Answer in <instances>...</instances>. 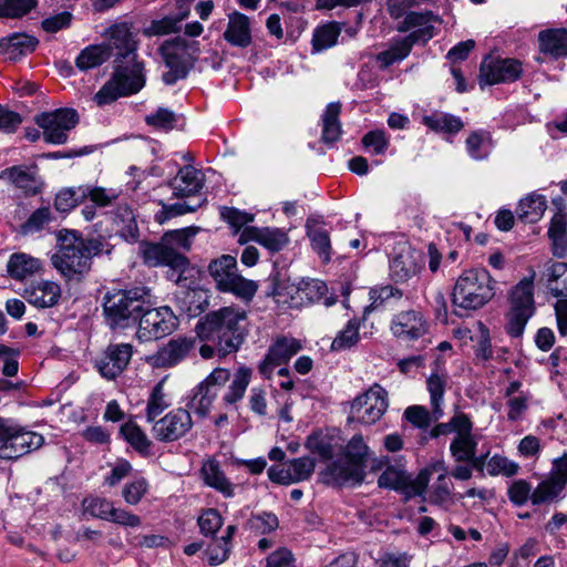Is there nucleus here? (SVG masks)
<instances>
[{"instance_id":"nucleus-21","label":"nucleus","mask_w":567,"mask_h":567,"mask_svg":"<svg viewBox=\"0 0 567 567\" xmlns=\"http://www.w3.org/2000/svg\"><path fill=\"white\" fill-rule=\"evenodd\" d=\"M0 178L9 181L27 196L40 194L44 185L37 164L7 167L0 172Z\"/></svg>"},{"instance_id":"nucleus-7","label":"nucleus","mask_w":567,"mask_h":567,"mask_svg":"<svg viewBox=\"0 0 567 567\" xmlns=\"http://www.w3.org/2000/svg\"><path fill=\"white\" fill-rule=\"evenodd\" d=\"M208 271L217 290L221 292H230L244 300H251L258 289L255 281L239 274L237 260L230 255H223L212 260Z\"/></svg>"},{"instance_id":"nucleus-59","label":"nucleus","mask_w":567,"mask_h":567,"mask_svg":"<svg viewBox=\"0 0 567 567\" xmlns=\"http://www.w3.org/2000/svg\"><path fill=\"white\" fill-rule=\"evenodd\" d=\"M112 506V502L96 496H89L82 501L84 514H89L92 517L104 520H107Z\"/></svg>"},{"instance_id":"nucleus-11","label":"nucleus","mask_w":567,"mask_h":567,"mask_svg":"<svg viewBox=\"0 0 567 567\" xmlns=\"http://www.w3.org/2000/svg\"><path fill=\"white\" fill-rule=\"evenodd\" d=\"M388 406L386 390L375 383L351 402L348 421L365 425L374 424L386 412Z\"/></svg>"},{"instance_id":"nucleus-5","label":"nucleus","mask_w":567,"mask_h":567,"mask_svg":"<svg viewBox=\"0 0 567 567\" xmlns=\"http://www.w3.org/2000/svg\"><path fill=\"white\" fill-rule=\"evenodd\" d=\"M496 281L485 268H473L457 278L452 303L455 308L476 310L485 306L495 296Z\"/></svg>"},{"instance_id":"nucleus-12","label":"nucleus","mask_w":567,"mask_h":567,"mask_svg":"<svg viewBox=\"0 0 567 567\" xmlns=\"http://www.w3.org/2000/svg\"><path fill=\"white\" fill-rule=\"evenodd\" d=\"M137 322L136 337L142 342L162 339L172 334L178 327V318L167 306L144 308Z\"/></svg>"},{"instance_id":"nucleus-19","label":"nucleus","mask_w":567,"mask_h":567,"mask_svg":"<svg viewBox=\"0 0 567 567\" xmlns=\"http://www.w3.org/2000/svg\"><path fill=\"white\" fill-rule=\"evenodd\" d=\"M301 349V342L295 338H277L269 347L264 360L258 364V372L269 380L276 367L287 364Z\"/></svg>"},{"instance_id":"nucleus-42","label":"nucleus","mask_w":567,"mask_h":567,"mask_svg":"<svg viewBox=\"0 0 567 567\" xmlns=\"http://www.w3.org/2000/svg\"><path fill=\"white\" fill-rule=\"evenodd\" d=\"M112 56L110 49L104 44L89 45L75 59V65L81 71H87L103 64Z\"/></svg>"},{"instance_id":"nucleus-64","label":"nucleus","mask_w":567,"mask_h":567,"mask_svg":"<svg viewBox=\"0 0 567 567\" xmlns=\"http://www.w3.org/2000/svg\"><path fill=\"white\" fill-rule=\"evenodd\" d=\"M54 220V216L50 207L44 206L35 209L25 223L22 225L24 233H37L44 228L45 225Z\"/></svg>"},{"instance_id":"nucleus-17","label":"nucleus","mask_w":567,"mask_h":567,"mask_svg":"<svg viewBox=\"0 0 567 567\" xmlns=\"http://www.w3.org/2000/svg\"><path fill=\"white\" fill-rule=\"evenodd\" d=\"M105 35L109 44H104L110 49L114 56V62L135 61L138 58V41L132 32V25L128 22H118L112 24Z\"/></svg>"},{"instance_id":"nucleus-9","label":"nucleus","mask_w":567,"mask_h":567,"mask_svg":"<svg viewBox=\"0 0 567 567\" xmlns=\"http://www.w3.org/2000/svg\"><path fill=\"white\" fill-rule=\"evenodd\" d=\"M511 308L507 313L506 332L514 338L523 334L528 320L535 312L534 275L523 278L511 291Z\"/></svg>"},{"instance_id":"nucleus-54","label":"nucleus","mask_w":567,"mask_h":567,"mask_svg":"<svg viewBox=\"0 0 567 567\" xmlns=\"http://www.w3.org/2000/svg\"><path fill=\"white\" fill-rule=\"evenodd\" d=\"M184 16L178 17H164L159 20H153L150 25L144 30V34L147 37L166 35L175 33L181 30V22Z\"/></svg>"},{"instance_id":"nucleus-2","label":"nucleus","mask_w":567,"mask_h":567,"mask_svg":"<svg viewBox=\"0 0 567 567\" xmlns=\"http://www.w3.org/2000/svg\"><path fill=\"white\" fill-rule=\"evenodd\" d=\"M197 337L216 346L217 354L225 358L239 351L250 331V321L245 309L225 306L203 316L196 323Z\"/></svg>"},{"instance_id":"nucleus-27","label":"nucleus","mask_w":567,"mask_h":567,"mask_svg":"<svg viewBox=\"0 0 567 567\" xmlns=\"http://www.w3.org/2000/svg\"><path fill=\"white\" fill-rule=\"evenodd\" d=\"M39 44L37 38L25 33H12L0 40V54L10 61H17L32 53Z\"/></svg>"},{"instance_id":"nucleus-58","label":"nucleus","mask_w":567,"mask_h":567,"mask_svg":"<svg viewBox=\"0 0 567 567\" xmlns=\"http://www.w3.org/2000/svg\"><path fill=\"white\" fill-rule=\"evenodd\" d=\"M288 466L292 483L308 480L315 471V460L311 457H298L289 461Z\"/></svg>"},{"instance_id":"nucleus-32","label":"nucleus","mask_w":567,"mask_h":567,"mask_svg":"<svg viewBox=\"0 0 567 567\" xmlns=\"http://www.w3.org/2000/svg\"><path fill=\"white\" fill-rule=\"evenodd\" d=\"M113 224L118 235L128 243H136L140 230L133 209L127 204H118L113 212Z\"/></svg>"},{"instance_id":"nucleus-3","label":"nucleus","mask_w":567,"mask_h":567,"mask_svg":"<svg viewBox=\"0 0 567 567\" xmlns=\"http://www.w3.org/2000/svg\"><path fill=\"white\" fill-rule=\"evenodd\" d=\"M151 298V289L144 286L106 291L102 305L106 324L112 330L135 324L144 308L152 306Z\"/></svg>"},{"instance_id":"nucleus-48","label":"nucleus","mask_w":567,"mask_h":567,"mask_svg":"<svg viewBox=\"0 0 567 567\" xmlns=\"http://www.w3.org/2000/svg\"><path fill=\"white\" fill-rule=\"evenodd\" d=\"M361 321L358 318L350 319L346 327L340 330L331 343L332 351L351 349L360 341L359 329Z\"/></svg>"},{"instance_id":"nucleus-44","label":"nucleus","mask_w":567,"mask_h":567,"mask_svg":"<svg viewBox=\"0 0 567 567\" xmlns=\"http://www.w3.org/2000/svg\"><path fill=\"white\" fill-rule=\"evenodd\" d=\"M251 374L252 370L248 367H240L236 370L234 379L223 396L225 404L234 405L244 398L250 383Z\"/></svg>"},{"instance_id":"nucleus-45","label":"nucleus","mask_w":567,"mask_h":567,"mask_svg":"<svg viewBox=\"0 0 567 567\" xmlns=\"http://www.w3.org/2000/svg\"><path fill=\"white\" fill-rule=\"evenodd\" d=\"M468 155L476 161L488 157L493 147L492 134L485 130L472 132L465 141Z\"/></svg>"},{"instance_id":"nucleus-53","label":"nucleus","mask_w":567,"mask_h":567,"mask_svg":"<svg viewBox=\"0 0 567 567\" xmlns=\"http://www.w3.org/2000/svg\"><path fill=\"white\" fill-rule=\"evenodd\" d=\"M340 35V28L336 22L323 24L315 30L312 48L315 51H322L334 45Z\"/></svg>"},{"instance_id":"nucleus-6","label":"nucleus","mask_w":567,"mask_h":567,"mask_svg":"<svg viewBox=\"0 0 567 567\" xmlns=\"http://www.w3.org/2000/svg\"><path fill=\"white\" fill-rule=\"evenodd\" d=\"M159 52L163 56L165 65L168 71L162 76L167 85L175 84L178 80L185 79L199 54L198 41H189L182 37H176L172 40L165 41Z\"/></svg>"},{"instance_id":"nucleus-49","label":"nucleus","mask_w":567,"mask_h":567,"mask_svg":"<svg viewBox=\"0 0 567 567\" xmlns=\"http://www.w3.org/2000/svg\"><path fill=\"white\" fill-rule=\"evenodd\" d=\"M327 285L319 279H311L309 281H305L299 287V293L303 296L308 301L319 302L322 300L326 307H330L337 302V297L327 296Z\"/></svg>"},{"instance_id":"nucleus-30","label":"nucleus","mask_w":567,"mask_h":567,"mask_svg":"<svg viewBox=\"0 0 567 567\" xmlns=\"http://www.w3.org/2000/svg\"><path fill=\"white\" fill-rule=\"evenodd\" d=\"M200 475L207 486L221 493L225 497L234 496V484L226 477L219 462L215 458H208L203 463Z\"/></svg>"},{"instance_id":"nucleus-35","label":"nucleus","mask_w":567,"mask_h":567,"mask_svg":"<svg viewBox=\"0 0 567 567\" xmlns=\"http://www.w3.org/2000/svg\"><path fill=\"white\" fill-rule=\"evenodd\" d=\"M422 124L433 132L444 134H456L464 126L463 121L458 116L441 111L423 115Z\"/></svg>"},{"instance_id":"nucleus-16","label":"nucleus","mask_w":567,"mask_h":567,"mask_svg":"<svg viewBox=\"0 0 567 567\" xmlns=\"http://www.w3.org/2000/svg\"><path fill=\"white\" fill-rule=\"evenodd\" d=\"M522 73V63L516 59L486 56L480 66V84L483 86L515 82Z\"/></svg>"},{"instance_id":"nucleus-56","label":"nucleus","mask_w":567,"mask_h":567,"mask_svg":"<svg viewBox=\"0 0 567 567\" xmlns=\"http://www.w3.org/2000/svg\"><path fill=\"white\" fill-rule=\"evenodd\" d=\"M371 303L365 308L364 312H368L370 309H377L383 306L391 298L400 300L403 296L402 290L391 286H379L374 287L369 292Z\"/></svg>"},{"instance_id":"nucleus-40","label":"nucleus","mask_w":567,"mask_h":567,"mask_svg":"<svg viewBox=\"0 0 567 567\" xmlns=\"http://www.w3.org/2000/svg\"><path fill=\"white\" fill-rule=\"evenodd\" d=\"M41 268V261L27 254H13L7 265L9 276L16 280H23Z\"/></svg>"},{"instance_id":"nucleus-36","label":"nucleus","mask_w":567,"mask_h":567,"mask_svg":"<svg viewBox=\"0 0 567 567\" xmlns=\"http://www.w3.org/2000/svg\"><path fill=\"white\" fill-rule=\"evenodd\" d=\"M209 292L203 288H193L184 292L178 299L179 309L189 318H195L204 313L209 307Z\"/></svg>"},{"instance_id":"nucleus-25","label":"nucleus","mask_w":567,"mask_h":567,"mask_svg":"<svg viewBox=\"0 0 567 567\" xmlns=\"http://www.w3.org/2000/svg\"><path fill=\"white\" fill-rule=\"evenodd\" d=\"M539 52L554 59L567 58V29L549 28L538 33Z\"/></svg>"},{"instance_id":"nucleus-62","label":"nucleus","mask_w":567,"mask_h":567,"mask_svg":"<svg viewBox=\"0 0 567 567\" xmlns=\"http://www.w3.org/2000/svg\"><path fill=\"white\" fill-rule=\"evenodd\" d=\"M408 55L409 53L405 48H403L399 40H395L388 50L375 55V61L380 70H386L394 63L404 60Z\"/></svg>"},{"instance_id":"nucleus-47","label":"nucleus","mask_w":567,"mask_h":567,"mask_svg":"<svg viewBox=\"0 0 567 567\" xmlns=\"http://www.w3.org/2000/svg\"><path fill=\"white\" fill-rule=\"evenodd\" d=\"M565 485L554 478L551 475L543 480L532 493V504L540 505L556 501Z\"/></svg>"},{"instance_id":"nucleus-37","label":"nucleus","mask_w":567,"mask_h":567,"mask_svg":"<svg viewBox=\"0 0 567 567\" xmlns=\"http://www.w3.org/2000/svg\"><path fill=\"white\" fill-rule=\"evenodd\" d=\"M548 237L551 240L553 255L564 258L567 255V217L557 213L550 220Z\"/></svg>"},{"instance_id":"nucleus-38","label":"nucleus","mask_w":567,"mask_h":567,"mask_svg":"<svg viewBox=\"0 0 567 567\" xmlns=\"http://www.w3.org/2000/svg\"><path fill=\"white\" fill-rule=\"evenodd\" d=\"M546 208L547 202L545 196L530 194L519 202L516 208V214L519 220L527 224H534L543 217Z\"/></svg>"},{"instance_id":"nucleus-23","label":"nucleus","mask_w":567,"mask_h":567,"mask_svg":"<svg viewBox=\"0 0 567 567\" xmlns=\"http://www.w3.org/2000/svg\"><path fill=\"white\" fill-rule=\"evenodd\" d=\"M420 269L415 251L410 245L400 244L394 248L390 259V276L395 282H406Z\"/></svg>"},{"instance_id":"nucleus-34","label":"nucleus","mask_w":567,"mask_h":567,"mask_svg":"<svg viewBox=\"0 0 567 567\" xmlns=\"http://www.w3.org/2000/svg\"><path fill=\"white\" fill-rule=\"evenodd\" d=\"M382 465H386L385 470L378 478V485L382 488H389L399 491L408 482L409 473L404 468L402 464H390L389 458L384 457L383 460L378 461V464L373 466V470L381 468Z\"/></svg>"},{"instance_id":"nucleus-1","label":"nucleus","mask_w":567,"mask_h":567,"mask_svg":"<svg viewBox=\"0 0 567 567\" xmlns=\"http://www.w3.org/2000/svg\"><path fill=\"white\" fill-rule=\"evenodd\" d=\"M56 250L51 262L69 282H81L91 271L93 258L110 255L112 247L102 236L84 237L74 229H60L55 234Z\"/></svg>"},{"instance_id":"nucleus-18","label":"nucleus","mask_w":567,"mask_h":567,"mask_svg":"<svg viewBox=\"0 0 567 567\" xmlns=\"http://www.w3.org/2000/svg\"><path fill=\"white\" fill-rule=\"evenodd\" d=\"M132 355L133 346L131 343H111L94 365L104 379L115 380L125 371Z\"/></svg>"},{"instance_id":"nucleus-51","label":"nucleus","mask_w":567,"mask_h":567,"mask_svg":"<svg viewBox=\"0 0 567 567\" xmlns=\"http://www.w3.org/2000/svg\"><path fill=\"white\" fill-rule=\"evenodd\" d=\"M195 235L196 229L188 227L167 231L162 238L173 250L185 255V252L190 250Z\"/></svg>"},{"instance_id":"nucleus-57","label":"nucleus","mask_w":567,"mask_h":567,"mask_svg":"<svg viewBox=\"0 0 567 567\" xmlns=\"http://www.w3.org/2000/svg\"><path fill=\"white\" fill-rule=\"evenodd\" d=\"M439 17L435 16L432 11L425 12H414L411 11L406 13L403 21L398 25L399 32H408L414 28H423L425 25H433L432 23L437 21Z\"/></svg>"},{"instance_id":"nucleus-43","label":"nucleus","mask_w":567,"mask_h":567,"mask_svg":"<svg viewBox=\"0 0 567 567\" xmlns=\"http://www.w3.org/2000/svg\"><path fill=\"white\" fill-rule=\"evenodd\" d=\"M165 379L158 381L152 389L147 399L145 417L146 421L153 423L166 409L171 406L167 393L164 391Z\"/></svg>"},{"instance_id":"nucleus-61","label":"nucleus","mask_w":567,"mask_h":567,"mask_svg":"<svg viewBox=\"0 0 567 567\" xmlns=\"http://www.w3.org/2000/svg\"><path fill=\"white\" fill-rule=\"evenodd\" d=\"M200 533L206 536H215L224 524L220 513L216 508H208L197 519Z\"/></svg>"},{"instance_id":"nucleus-55","label":"nucleus","mask_w":567,"mask_h":567,"mask_svg":"<svg viewBox=\"0 0 567 567\" xmlns=\"http://www.w3.org/2000/svg\"><path fill=\"white\" fill-rule=\"evenodd\" d=\"M37 6V0H0V18H21Z\"/></svg>"},{"instance_id":"nucleus-24","label":"nucleus","mask_w":567,"mask_h":567,"mask_svg":"<svg viewBox=\"0 0 567 567\" xmlns=\"http://www.w3.org/2000/svg\"><path fill=\"white\" fill-rule=\"evenodd\" d=\"M25 300L37 308H51L61 299L62 290L59 284L41 280L24 290Z\"/></svg>"},{"instance_id":"nucleus-13","label":"nucleus","mask_w":567,"mask_h":567,"mask_svg":"<svg viewBox=\"0 0 567 567\" xmlns=\"http://www.w3.org/2000/svg\"><path fill=\"white\" fill-rule=\"evenodd\" d=\"M34 121L43 130L47 143L60 145L66 143L69 132L78 125L79 114L74 109H58L38 114Z\"/></svg>"},{"instance_id":"nucleus-29","label":"nucleus","mask_w":567,"mask_h":567,"mask_svg":"<svg viewBox=\"0 0 567 567\" xmlns=\"http://www.w3.org/2000/svg\"><path fill=\"white\" fill-rule=\"evenodd\" d=\"M200 175V172L193 166L181 168L171 182L173 195L177 198H183L197 194L203 187Z\"/></svg>"},{"instance_id":"nucleus-63","label":"nucleus","mask_w":567,"mask_h":567,"mask_svg":"<svg viewBox=\"0 0 567 567\" xmlns=\"http://www.w3.org/2000/svg\"><path fill=\"white\" fill-rule=\"evenodd\" d=\"M84 193V200L90 199L91 204L95 207L110 206L116 198L117 194L113 190H107L103 187L82 185Z\"/></svg>"},{"instance_id":"nucleus-39","label":"nucleus","mask_w":567,"mask_h":567,"mask_svg":"<svg viewBox=\"0 0 567 567\" xmlns=\"http://www.w3.org/2000/svg\"><path fill=\"white\" fill-rule=\"evenodd\" d=\"M341 104L339 102L329 103L322 114V135L321 141L326 144H332L340 138L342 133L339 115Z\"/></svg>"},{"instance_id":"nucleus-33","label":"nucleus","mask_w":567,"mask_h":567,"mask_svg":"<svg viewBox=\"0 0 567 567\" xmlns=\"http://www.w3.org/2000/svg\"><path fill=\"white\" fill-rule=\"evenodd\" d=\"M307 236L310 239L312 249L323 259L329 261L331 258V244L328 230L324 224L318 218L309 217L306 221Z\"/></svg>"},{"instance_id":"nucleus-8","label":"nucleus","mask_w":567,"mask_h":567,"mask_svg":"<svg viewBox=\"0 0 567 567\" xmlns=\"http://www.w3.org/2000/svg\"><path fill=\"white\" fill-rule=\"evenodd\" d=\"M140 255L147 267H168V278L177 285L186 286L190 262L188 258L173 250L163 238L158 243L143 241L140 246Z\"/></svg>"},{"instance_id":"nucleus-4","label":"nucleus","mask_w":567,"mask_h":567,"mask_svg":"<svg viewBox=\"0 0 567 567\" xmlns=\"http://www.w3.org/2000/svg\"><path fill=\"white\" fill-rule=\"evenodd\" d=\"M368 456L369 447L362 435H354L320 473L322 482L332 486L360 485L365 477Z\"/></svg>"},{"instance_id":"nucleus-50","label":"nucleus","mask_w":567,"mask_h":567,"mask_svg":"<svg viewBox=\"0 0 567 567\" xmlns=\"http://www.w3.org/2000/svg\"><path fill=\"white\" fill-rule=\"evenodd\" d=\"M477 441L474 435L455 436L450 444L452 457L457 463H465L476 454Z\"/></svg>"},{"instance_id":"nucleus-60","label":"nucleus","mask_w":567,"mask_h":567,"mask_svg":"<svg viewBox=\"0 0 567 567\" xmlns=\"http://www.w3.org/2000/svg\"><path fill=\"white\" fill-rule=\"evenodd\" d=\"M519 466L502 455H494L486 462V471L491 476L499 474L511 477L517 474Z\"/></svg>"},{"instance_id":"nucleus-52","label":"nucleus","mask_w":567,"mask_h":567,"mask_svg":"<svg viewBox=\"0 0 567 567\" xmlns=\"http://www.w3.org/2000/svg\"><path fill=\"white\" fill-rule=\"evenodd\" d=\"M84 202L82 186L62 188L54 198V208L60 213H69Z\"/></svg>"},{"instance_id":"nucleus-10","label":"nucleus","mask_w":567,"mask_h":567,"mask_svg":"<svg viewBox=\"0 0 567 567\" xmlns=\"http://www.w3.org/2000/svg\"><path fill=\"white\" fill-rule=\"evenodd\" d=\"M43 442L41 434L0 419V460H18L40 449Z\"/></svg>"},{"instance_id":"nucleus-14","label":"nucleus","mask_w":567,"mask_h":567,"mask_svg":"<svg viewBox=\"0 0 567 567\" xmlns=\"http://www.w3.org/2000/svg\"><path fill=\"white\" fill-rule=\"evenodd\" d=\"M197 338L193 336L174 337L155 353L148 355L146 362L156 369L173 368L195 351Z\"/></svg>"},{"instance_id":"nucleus-22","label":"nucleus","mask_w":567,"mask_h":567,"mask_svg":"<svg viewBox=\"0 0 567 567\" xmlns=\"http://www.w3.org/2000/svg\"><path fill=\"white\" fill-rule=\"evenodd\" d=\"M390 328L398 339L411 341L423 337L427 332L429 324L420 311L411 309L396 313L392 318Z\"/></svg>"},{"instance_id":"nucleus-46","label":"nucleus","mask_w":567,"mask_h":567,"mask_svg":"<svg viewBox=\"0 0 567 567\" xmlns=\"http://www.w3.org/2000/svg\"><path fill=\"white\" fill-rule=\"evenodd\" d=\"M427 391L430 393L432 414L435 421L443 416V396L446 386V375L433 372L426 380Z\"/></svg>"},{"instance_id":"nucleus-20","label":"nucleus","mask_w":567,"mask_h":567,"mask_svg":"<svg viewBox=\"0 0 567 567\" xmlns=\"http://www.w3.org/2000/svg\"><path fill=\"white\" fill-rule=\"evenodd\" d=\"M111 78L121 87L122 94L126 96L136 94L146 83L144 63L138 58H135V61L114 62V72Z\"/></svg>"},{"instance_id":"nucleus-41","label":"nucleus","mask_w":567,"mask_h":567,"mask_svg":"<svg viewBox=\"0 0 567 567\" xmlns=\"http://www.w3.org/2000/svg\"><path fill=\"white\" fill-rule=\"evenodd\" d=\"M120 433L138 454L142 456L151 454L152 441L136 422L130 420L122 424Z\"/></svg>"},{"instance_id":"nucleus-15","label":"nucleus","mask_w":567,"mask_h":567,"mask_svg":"<svg viewBox=\"0 0 567 567\" xmlns=\"http://www.w3.org/2000/svg\"><path fill=\"white\" fill-rule=\"evenodd\" d=\"M192 427L193 419L189 411L177 408L153 422L152 434L157 441L169 443L184 437Z\"/></svg>"},{"instance_id":"nucleus-26","label":"nucleus","mask_w":567,"mask_h":567,"mask_svg":"<svg viewBox=\"0 0 567 567\" xmlns=\"http://www.w3.org/2000/svg\"><path fill=\"white\" fill-rule=\"evenodd\" d=\"M243 236H246L249 240L258 243L270 252H278L282 250L289 243L287 233L279 228L247 227L245 228Z\"/></svg>"},{"instance_id":"nucleus-31","label":"nucleus","mask_w":567,"mask_h":567,"mask_svg":"<svg viewBox=\"0 0 567 567\" xmlns=\"http://www.w3.org/2000/svg\"><path fill=\"white\" fill-rule=\"evenodd\" d=\"M543 279L554 297L567 298V262L549 260L545 265Z\"/></svg>"},{"instance_id":"nucleus-28","label":"nucleus","mask_w":567,"mask_h":567,"mask_svg":"<svg viewBox=\"0 0 567 567\" xmlns=\"http://www.w3.org/2000/svg\"><path fill=\"white\" fill-rule=\"evenodd\" d=\"M224 39L234 47L247 48L251 44L250 20L238 11L229 14Z\"/></svg>"}]
</instances>
